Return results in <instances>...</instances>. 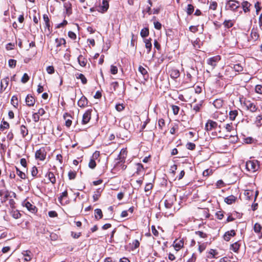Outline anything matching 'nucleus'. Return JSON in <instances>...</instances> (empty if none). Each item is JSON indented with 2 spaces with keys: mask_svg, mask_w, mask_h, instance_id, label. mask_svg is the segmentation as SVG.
Wrapping results in <instances>:
<instances>
[{
  "mask_svg": "<svg viewBox=\"0 0 262 262\" xmlns=\"http://www.w3.org/2000/svg\"><path fill=\"white\" fill-rule=\"evenodd\" d=\"M245 166L248 171L254 172L259 168L258 162L257 160L248 161L246 163Z\"/></svg>",
  "mask_w": 262,
  "mask_h": 262,
  "instance_id": "obj_1",
  "label": "nucleus"
},
{
  "mask_svg": "<svg viewBox=\"0 0 262 262\" xmlns=\"http://www.w3.org/2000/svg\"><path fill=\"white\" fill-rule=\"evenodd\" d=\"M166 199L164 202L165 207L167 209H170L176 201V196L174 194L167 195Z\"/></svg>",
  "mask_w": 262,
  "mask_h": 262,
  "instance_id": "obj_2",
  "label": "nucleus"
},
{
  "mask_svg": "<svg viewBox=\"0 0 262 262\" xmlns=\"http://www.w3.org/2000/svg\"><path fill=\"white\" fill-rule=\"evenodd\" d=\"M47 155L46 151L44 147L40 148L35 152V157L37 160L43 161L45 160Z\"/></svg>",
  "mask_w": 262,
  "mask_h": 262,
  "instance_id": "obj_3",
  "label": "nucleus"
},
{
  "mask_svg": "<svg viewBox=\"0 0 262 262\" xmlns=\"http://www.w3.org/2000/svg\"><path fill=\"white\" fill-rule=\"evenodd\" d=\"M239 7V3L235 0H229L226 4V7L232 10H235Z\"/></svg>",
  "mask_w": 262,
  "mask_h": 262,
  "instance_id": "obj_4",
  "label": "nucleus"
},
{
  "mask_svg": "<svg viewBox=\"0 0 262 262\" xmlns=\"http://www.w3.org/2000/svg\"><path fill=\"white\" fill-rule=\"evenodd\" d=\"M11 192L7 189H1L0 190V196L2 197L1 202L2 203H5L8 200L9 197H11L10 195Z\"/></svg>",
  "mask_w": 262,
  "mask_h": 262,
  "instance_id": "obj_5",
  "label": "nucleus"
},
{
  "mask_svg": "<svg viewBox=\"0 0 262 262\" xmlns=\"http://www.w3.org/2000/svg\"><path fill=\"white\" fill-rule=\"evenodd\" d=\"M221 60L220 56H215L209 58L207 60V63L210 65L212 69H213L216 66L217 63Z\"/></svg>",
  "mask_w": 262,
  "mask_h": 262,
  "instance_id": "obj_6",
  "label": "nucleus"
},
{
  "mask_svg": "<svg viewBox=\"0 0 262 262\" xmlns=\"http://www.w3.org/2000/svg\"><path fill=\"white\" fill-rule=\"evenodd\" d=\"M217 126V124L216 122L211 120H208L205 124V129L207 131H210L215 128Z\"/></svg>",
  "mask_w": 262,
  "mask_h": 262,
  "instance_id": "obj_7",
  "label": "nucleus"
},
{
  "mask_svg": "<svg viewBox=\"0 0 262 262\" xmlns=\"http://www.w3.org/2000/svg\"><path fill=\"white\" fill-rule=\"evenodd\" d=\"M92 111V110H88L83 115L82 120V123L83 124H85L90 121L91 118Z\"/></svg>",
  "mask_w": 262,
  "mask_h": 262,
  "instance_id": "obj_8",
  "label": "nucleus"
},
{
  "mask_svg": "<svg viewBox=\"0 0 262 262\" xmlns=\"http://www.w3.org/2000/svg\"><path fill=\"white\" fill-rule=\"evenodd\" d=\"M244 104L247 108L251 112H255L257 109L256 105L254 103L251 102L250 101H245Z\"/></svg>",
  "mask_w": 262,
  "mask_h": 262,
  "instance_id": "obj_9",
  "label": "nucleus"
},
{
  "mask_svg": "<svg viewBox=\"0 0 262 262\" xmlns=\"http://www.w3.org/2000/svg\"><path fill=\"white\" fill-rule=\"evenodd\" d=\"M9 81V78L8 77H6V78L2 79L1 82V88H0V93H2L3 92L4 90H5L8 85Z\"/></svg>",
  "mask_w": 262,
  "mask_h": 262,
  "instance_id": "obj_10",
  "label": "nucleus"
},
{
  "mask_svg": "<svg viewBox=\"0 0 262 262\" xmlns=\"http://www.w3.org/2000/svg\"><path fill=\"white\" fill-rule=\"evenodd\" d=\"M184 246V240L183 239H177L174 241L173 243V246L176 251H179Z\"/></svg>",
  "mask_w": 262,
  "mask_h": 262,
  "instance_id": "obj_11",
  "label": "nucleus"
},
{
  "mask_svg": "<svg viewBox=\"0 0 262 262\" xmlns=\"http://www.w3.org/2000/svg\"><path fill=\"white\" fill-rule=\"evenodd\" d=\"M26 102L28 106H32L34 105L35 100L33 96L28 95L26 98Z\"/></svg>",
  "mask_w": 262,
  "mask_h": 262,
  "instance_id": "obj_12",
  "label": "nucleus"
},
{
  "mask_svg": "<svg viewBox=\"0 0 262 262\" xmlns=\"http://www.w3.org/2000/svg\"><path fill=\"white\" fill-rule=\"evenodd\" d=\"M78 105L80 107H84L88 105V100L86 98L83 96L78 101Z\"/></svg>",
  "mask_w": 262,
  "mask_h": 262,
  "instance_id": "obj_13",
  "label": "nucleus"
},
{
  "mask_svg": "<svg viewBox=\"0 0 262 262\" xmlns=\"http://www.w3.org/2000/svg\"><path fill=\"white\" fill-rule=\"evenodd\" d=\"M55 43H56V46L57 48L56 52H58V51L60 50V49H59V48L62 45H65L66 42L64 39L62 38H56L55 39Z\"/></svg>",
  "mask_w": 262,
  "mask_h": 262,
  "instance_id": "obj_14",
  "label": "nucleus"
},
{
  "mask_svg": "<svg viewBox=\"0 0 262 262\" xmlns=\"http://www.w3.org/2000/svg\"><path fill=\"white\" fill-rule=\"evenodd\" d=\"M22 254L24 256V260L26 261H29L32 259V253L29 250L24 251Z\"/></svg>",
  "mask_w": 262,
  "mask_h": 262,
  "instance_id": "obj_15",
  "label": "nucleus"
},
{
  "mask_svg": "<svg viewBox=\"0 0 262 262\" xmlns=\"http://www.w3.org/2000/svg\"><path fill=\"white\" fill-rule=\"evenodd\" d=\"M108 8V3L107 1H103L102 5L98 8L97 10L99 12H104L107 11Z\"/></svg>",
  "mask_w": 262,
  "mask_h": 262,
  "instance_id": "obj_16",
  "label": "nucleus"
},
{
  "mask_svg": "<svg viewBox=\"0 0 262 262\" xmlns=\"http://www.w3.org/2000/svg\"><path fill=\"white\" fill-rule=\"evenodd\" d=\"M170 77L173 79H176L180 76V72L178 70L176 69H172L169 71Z\"/></svg>",
  "mask_w": 262,
  "mask_h": 262,
  "instance_id": "obj_17",
  "label": "nucleus"
},
{
  "mask_svg": "<svg viewBox=\"0 0 262 262\" xmlns=\"http://www.w3.org/2000/svg\"><path fill=\"white\" fill-rule=\"evenodd\" d=\"M236 233L234 230H232L230 231H227L224 235V239L226 241H229L230 239L231 236H234Z\"/></svg>",
  "mask_w": 262,
  "mask_h": 262,
  "instance_id": "obj_18",
  "label": "nucleus"
},
{
  "mask_svg": "<svg viewBox=\"0 0 262 262\" xmlns=\"http://www.w3.org/2000/svg\"><path fill=\"white\" fill-rule=\"evenodd\" d=\"M46 177L48 178L49 180L52 183V184H54L56 183V178L52 172H48L46 174Z\"/></svg>",
  "mask_w": 262,
  "mask_h": 262,
  "instance_id": "obj_19",
  "label": "nucleus"
},
{
  "mask_svg": "<svg viewBox=\"0 0 262 262\" xmlns=\"http://www.w3.org/2000/svg\"><path fill=\"white\" fill-rule=\"evenodd\" d=\"M236 199V197L233 195H231L225 199V202L228 204H232L235 202Z\"/></svg>",
  "mask_w": 262,
  "mask_h": 262,
  "instance_id": "obj_20",
  "label": "nucleus"
},
{
  "mask_svg": "<svg viewBox=\"0 0 262 262\" xmlns=\"http://www.w3.org/2000/svg\"><path fill=\"white\" fill-rule=\"evenodd\" d=\"M139 72L143 76L145 79L148 77L147 71L142 66H140L138 68Z\"/></svg>",
  "mask_w": 262,
  "mask_h": 262,
  "instance_id": "obj_21",
  "label": "nucleus"
},
{
  "mask_svg": "<svg viewBox=\"0 0 262 262\" xmlns=\"http://www.w3.org/2000/svg\"><path fill=\"white\" fill-rule=\"evenodd\" d=\"M78 61L80 66L82 67H84L86 66L87 60L86 59L83 57L82 55H80L78 57Z\"/></svg>",
  "mask_w": 262,
  "mask_h": 262,
  "instance_id": "obj_22",
  "label": "nucleus"
},
{
  "mask_svg": "<svg viewBox=\"0 0 262 262\" xmlns=\"http://www.w3.org/2000/svg\"><path fill=\"white\" fill-rule=\"evenodd\" d=\"M95 217L97 220L101 219L103 216V214L100 209H96L94 210Z\"/></svg>",
  "mask_w": 262,
  "mask_h": 262,
  "instance_id": "obj_23",
  "label": "nucleus"
},
{
  "mask_svg": "<svg viewBox=\"0 0 262 262\" xmlns=\"http://www.w3.org/2000/svg\"><path fill=\"white\" fill-rule=\"evenodd\" d=\"M64 7L66 11V14L67 15H71L72 14L71 4L69 3H66L64 4Z\"/></svg>",
  "mask_w": 262,
  "mask_h": 262,
  "instance_id": "obj_24",
  "label": "nucleus"
},
{
  "mask_svg": "<svg viewBox=\"0 0 262 262\" xmlns=\"http://www.w3.org/2000/svg\"><path fill=\"white\" fill-rule=\"evenodd\" d=\"M151 39H145L144 41L145 43V47L147 49H148L147 53H149L151 50L152 45L151 42Z\"/></svg>",
  "mask_w": 262,
  "mask_h": 262,
  "instance_id": "obj_25",
  "label": "nucleus"
},
{
  "mask_svg": "<svg viewBox=\"0 0 262 262\" xmlns=\"http://www.w3.org/2000/svg\"><path fill=\"white\" fill-rule=\"evenodd\" d=\"M76 77L77 79H80L82 84H85L87 83V79L83 74L78 73L76 74Z\"/></svg>",
  "mask_w": 262,
  "mask_h": 262,
  "instance_id": "obj_26",
  "label": "nucleus"
},
{
  "mask_svg": "<svg viewBox=\"0 0 262 262\" xmlns=\"http://www.w3.org/2000/svg\"><path fill=\"white\" fill-rule=\"evenodd\" d=\"M213 105L217 108H221L223 104V101L222 99H216L213 103Z\"/></svg>",
  "mask_w": 262,
  "mask_h": 262,
  "instance_id": "obj_27",
  "label": "nucleus"
},
{
  "mask_svg": "<svg viewBox=\"0 0 262 262\" xmlns=\"http://www.w3.org/2000/svg\"><path fill=\"white\" fill-rule=\"evenodd\" d=\"M240 247V245L238 242H235L234 243L231 245L230 249L234 252H237Z\"/></svg>",
  "mask_w": 262,
  "mask_h": 262,
  "instance_id": "obj_28",
  "label": "nucleus"
},
{
  "mask_svg": "<svg viewBox=\"0 0 262 262\" xmlns=\"http://www.w3.org/2000/svg\"><path fill=\"white\" fill-rule=\"evenodd\" d=\"M20 134H21L23 138H25L28 134V130L25 125H21L20 127Z\"/></svg>",
  "mask_w": 262,
  "mask_h": 262,
  "instance_id": "obj_29",
  "label": "nucleus"
},
{
  "mask_svg": "<svg viewBox=\"0 0 262 262\" xmlns=\"http://www.w3.org/2000/svg\"><path fill=\"white\" fill-rule=\"evenodd\" d=\"M251 4L247 1H245L242 3L243 9L245 12H247L249 11V8Z\"/></svg>",
  "mask_w": 262,
  "mask_h": 262,
  "instance_id": "obj_30",
  "label": "nucleus"
},
{
  "mask_svg": "<svg viewBox=\"0 0 262 262\" xmlns=\"http://www.w3.org/2000/svg\"><path fill=\"white\" fill-rule=\"evenodd\" d=\"M25 207L32 212H34L35 210L36 207L32 205L30 202H27L25 205Z\"/></svg>",
  "mask_w": 262,
  "mask_h": 262,
  "instance_id": "obj_31",
  "label": "nucleus"
},
{
  "mask_svg": "<svg viewBox=\"0 0 262 262\" xmlns=\"http://www.w3.org/2000/svg\"><path fill=\"white\" fill-rule=\"evenodd\" d=\"M11 103L13 105L14 107L15 108H17L18 102V99L17 96H13L11 99Z\"/></svg>",
  "mask_w": 262,
  "mask_h": 262,
  "instance_id": "obj_32",
  "label": "nucleus"
},
{
  "mask_svg": "<svg viewBox=\"0 0 262 262\" xmlns=\"http://www.w3.org/2000/svg\"><path fill=\"white\" fill-rule=\"evenodd\" d=\"M251 37L253 40H256L259 37L258 33L255 30H252L251 32Z\"/></svg>",
  "mask_w": 262,
  "mask_h": 262,
  "instance_id": "obj_33",
  "label": "nucleus"
},
{
  "mask_svg": "<svg viewBox=\"0 0 262 262\" xmlns=\"http://www.w3.org/2000/svg\"><path fill=\"white\" fill-rule=\"evenodd\" d=\"M237 111L236 110L230 111L229 114L230 119L232 120H234L237 116Z\"/></svg>",
  "mask_w": 262,
  "mask_h": 262,
  "instance_id": "obj_34",
  "label": "nucleus"
},
{
  "mask_svg": "<svg viewBox=\"0 0 262 262\" xmlns=\"http://www.w3.org/2000/svg\"><path fill=\"white\" fill-rule=\"evenodd\" d=\"M149 34V30L148 28H145L141 30L140 35L142 37H145Z\"/></svg>",
  "mask_w": 262,
  "mask_h": 262,
  "instance_id": "obj_35",
  "label": "nucleus"
},
{
  "mask_svg": "<svg viewBox=\"0 0 262 262\" xmlns=\"http://www.w3.org/2000/svg\"><path fill=\"white\" fill-rule=\"evenodd\" d=\"M194 11V7L192 5L189 4L187 5V7L186 9L187 14L188 15L192 14L193 12Z\"/></svg>",
  "mask_w": 262,
  "mask_h": 262,
  "instance_id": "obj_36",
  "label": "nucleus"
},
{
  "mask_svg": "<svg viewBox=\"0 0 262 262\" xmlns=\"http://www.w3.org/2000/svg\"><path fill=\"white\" fill-rule=\"evenodd\" d=\"M253 191L252 190H246L244 192V195H245L247 200H250L251 196L253 195Z\"/></svg>",
  "mask_w": 262,
  "mask_h": 262,
  "instance_id": "obj_37",
  "label": "nucleus"
},
{
  "mask_svg": "<svg viewBox=\"0 0 262 262\" xmlns=\"http://www.w3.org/2000/svg\"><path fill=\"white\" fill-rule=\"evenodd\" d=\"M235 72H240L243 71V68L240 64H236L232 68Z\"/></svg>",
  "mask_w": 262,
  "mask_h": 262,
  "instance_id": "obj_38",
  "label": "nucleus"
},
{
  "mask_svg": "<svg viewBox=\"0 0 262 262\" xmlns=\"http://www.w3.org/2000/svg\"><path fill=\"white\" fill-rule=\"evenodd\" d=\"M9 124L5 121H2V124H1L0 128L3 130L4 129H7L9 128Z\"/></svg>",
  "mask_w": 262,
  "mask_h": 262,
  "instance_id": "obj_39",
  "label": "nucleus"
},
{
  "mask_svg": "<svg viewBox=\"0 0 262 262\" xmlns=\"http://www.w3.org/2000/svg\"><path fill=\"white\" fill-rule=\"evenodd\" d=\"M261 226L259 223H255L254 226V230L256 233H259L261 230Z\"/></svg>",
  "mask_w": 262,
  "mask_h": 262,
  "instance_id": "obj_40",
  "label": "nucleus"
},
{
  "mask_svg": "<svg viewBox=\"0 0 262 262\" xmlns=\"http://www.w3.org/2000/svg\"><path fill=\"white\" fill-rule=\"evenodd\" d=\"M11 214L13 217L15 219H19L21 216V214L17 210L12 211Z\"/></svg>",
  "mask_w": 262,
  "mask_h": 262,
  "instance_id": "obj_41",
  "label": "nucleus"
},
{
  "mask_svg": "<svg viewBox=\"0 0 262 262\" xmlns=\"http://www.w3.org/2000/svg\"><path fill=\"white\" fill-rule=\"evenodd\" d=\"M16 174L21 179H25L26 174L24 172L19 170L17 167H16Z\"/></svg>",
  "mask_w": 262,
  "mask_h": 262,
  "instance_id": "obj_42",
  "label": "nucleus"
},
{
  "mask_svg": "<svg viewBox=\"0 0 262 262\" xmlns=\"http://www.w3.org/2000/svg\"><path fill=\"white\" fill-rule=\"evenodd\" d=\"M255 122L257 126L262 125V115H258L256 117Z\"/></svg>",
  "mask_w": 262,
  "mask_h": 262,
  "instance_id": "obj_43",
  "label": "nucleus"
},
{
  "mask_svg": "<svg viewBox=\"0 0 262 262\" xmlns=\"http://www.w3.org/2000/svg\"><path fill=\"white\" fill-rule=\"evenodd\" d=\"M29 80V77L27 73H25L23 76L21 81L23 83H25Z\"/></svg>",
  "mask_w": 262,
  "mask_h": 262,
  "instance_id": "obj_44",
  "label": "nucleus"
},
{
  "mask_svg": "<svg viewBox=\"0 0 262 262\" xmlns=\"http://www.w3.org/2000/svg\"><path fill=\"white\" fill-rule=\"evenodd\" d=\"M224 25L225 27L229 28L233 26V23L231 21V20H225L224 22Z\"/></svg>",
  "mask_w": 262,
  "mask_h": 262,
  "instance_id": "obj_45",
  "label": "nucleus"
},
{
  "mask_svg": "<svg viewBox=\"0 0 262 262\" xmlns=\"http://www.w3.org/2000/svg\"><path fill=\"white\" fill-rule=\"evenodd\" d=\"M16 63V61L14 59H11L9 60V61H8L9 66L11 68H13L15 67Z\"/></svg>",
  "mask_w": 262,
  "mask_h": 262,
  "instance_id": "obj_46",
  "label": "nucleus"
},
{
  "mask_svg": "<svg viewBox=\"0 0 262 262\" xmlns=\"http://www.w3.org/2000/svg\"><path fill=\"white\" fill-rule=\"evenodd\" d=\"M96 166V163L94 159H91L89 163V166L92 169H94Z\"/></svg>",
  "mask_w": 262,
  "mask_h": 262,
  "instance_id": "obj_47",
  "label": "nucleus"
},
{
  "mask_svg": "<svg viewBox=\"0 0 262 262\" xmlns=\"http://www.w3.org/2000/svg\"><path fill=\"white\" fill-rule=\"evenodd\" d=\"M110 71H111V73L113 74V75H115V74H116L118 72V69L117 68V67L114 66V65H112L111 66V69H110Z\"/></svg>",
  "mask_w": 262,
  "mask_h": 262,
  "instance_id": "obj_48",
  "label": "nucleus"
},
{
  "mask_svg": "<svg viewBox=\"0 0 262 262\" xmlns=\"http://www.w3.org/2000/svg\"><path fill=\"white\" fill-rule=\"evenodd\" d=\"M186 147L188 149L193 150L195 148V145L193 143L189 142L186 144Z\"/></svg>",
  "mask_w": 262,
  "mask_h": 262,
  "instance_id": "obj_49",
  "label": "nucleus"
},
{
  "mask_svg": "<svg viewBox=\"0 0 262 262\" xmlns=\"http://www.w3.org/2000/svg\"><path fill=\"white\" fill-rule=\"evenodd\" d=\"M225 129L228 132H231L233 129L232 123H228L226 124L225 126Z\"/></svg>",
  "mask_w": 262,
  "mask_h": 262,
  "instance_id": "obj_50",
  "label": "nucleus"
},
{
  "mask_svg": "<svg viewBox=\"0 0 262 262\" xmlns=\"http://www.w3.org/2000/svg\"><path fill=\"white\" fill-rule=\"evenodd\" d=\"M260 3L256 2L255 4V5H254V7H255V10H256V13L257 15L258 14V12H259V11L261 9V7H260Z\"/></svg>",
  "mask_w": 262,
  "mask_h": 262,
  "instance_id": "obj_51",
  "label": "nucleus"
},
{
  "mask_svg": "<svg viewBox=\"0 0 262 262\" xmlns=\"http://www.w3.org/2000/svg\"><path fill=\"white\" fill-rule=\"evenodd\" d=\"M255 90L256 93L261 94H262V85H256Z\"/></svg>",
  "mask_w": 262,
  "mask_h": 262,
  "instance_id": "obj_52",
  "label": "nucleus"
},
{
  "mask_svg": "<svg viewBox=\"0 0 262 262\" xmlns=\"http://www.w3.org/2000/svg\"><path fill=\"white\" fill-rule=\"evenodd\" d=\"M172 108L173 111V113L174 115H177L179 113L180 108L179 106L177 105H172Z\"/></svg>",
  "mask_w": 262,
  "mask_h": 262,
  "instance_id": "obj_53",
  "label": "nucleus"
},
{
  "mask_svg": "<svg viewBox=\"0 0 262 262\" xmlns=\"http://www.w3.org/2000/svg\"><path fill=\"white\" fill-rule=\"evenodd\" d=\"M40 116L36 113H34L32 115V118L35 122H37L39 120Z\"/></svg>",
  "mask_w": 262,
  "mask_h": 262,
  "instance_id": "obj_54",
  "label": "nucleus"
},
{
  "mask_svg": "<svg viewBox=\"0 0 262 262\" xmlns=\"http://www.w3.org/2000/svg\"><path fill=\"white\" fill-rule=\"evenodd\" d=\"M143 169V166L141 163L137 164V173H140L141 170Z\"/></svg>",
  "mask_w": 262,
  "mask_h": 262,
  "instance_id": "obj_55",
  "label": "nucleus"
},
{
  "mask_svg": "<svg viewBox=\"0 0 262 262\" xmlns=\"http://www.w3.org/2000/svg\"><path fill=\"white\" fill-rule=\"evenodd\" d=\"M68 177L70 180L74 179L76 177V173L73 171H70L68 173Z\"/></svg>",
  "mask_w": 262,
  "mask_h": 262,
  "instance_id": "obj_56",
  "label": "nucleus"
},
{
  "mask_svg": "<svg viewBox=\"0 0 262 262\" xmlns=\"http://www.w3.org/2000/svg\"><path fill=\"white\" fill-rule=\"evenodd\" d=\"M68 195V192L67 190H65L63 192H62L61 195L58 198V200L61 202L62 199L64 198L67 197Z\"/></svg>",
  "mask_w": 262,
  "mask_h": 262,
  "instance_id": "obj_57",
  "label": "nucleus"
},
{
  "mask_svg": "<svg viewBox=\"0 0 262 262\" xmlns=\"http://www.w3.org/2000/svg\"><path fill=\"white\" fill-rule=\"evenodd\" d=\"M124 108V107L123 104H118L116 105V109L119 112L122 111Z\"/></svg>",
  "mask_w": 262,
  "mask_h": 262,
  "instance_id": "obj_58",
  "label": "nucleus"
},
{
  "mask_svg": "<svg viewBox=\"0 0 262 262\" xmlns=\"http://www.w3.org/2000/svg\"><path fill=\"white\" fill-rule=\"evenodd\" d=\"M154 27L156 29L160 30L161 29V24L159 21H154Z\"/></svg>",
  "mask_w": 262,
  "mask_h": 262,
  "instance_id": "obj_59",
  "label": "nucleus"
},
{
  "mask_svg": "<svg viewBox=\"0 0 262 262\" xmlns=\"http://www.w3.org/2000/svg\"><path fill=\"white\" fill-rule=\"evenodd\" d=\"M47 71L50 74H53L54 72V67L53 66H48L47 68Z\"/></svg>",
  "mask_w": 262,
  "mask_h": 262,
  "instance_id": "obj_60",
  "label": "nucleus"
},
{
  "mask_svg": "<svg viewBox=\"0 0 262 262\" xmlns=\"http://www.w3.org/2000/svg\"><path fill=\"white\" fill-rule=\"evenodd\" d=\"M216 217L219 220H222L224 217V214L222 211H217L216 214Z\"/></svg>",
  "mask_w": 262,
  "mask_h": 262,
  "instance_id": "obj_61",
  "label": "nucleus"
},
{
  "mask_svg": "<svg viewBox=\"0 0 262 262\" xmlns=\"http://www.w3.org/2000/svg\"><path fill=\"white\" fill-rule=\"evenodd\" d=\"M158 125L159 127L162 129V127L165 125V121L164 119H160L158 121Z\"/></svg>",
  "mask_w": 262,
  "mask_h": 262,
  "instance_id": "obj_62",
  "label": "nucleus"
},
{
  "mask_svg": "<svg viewBox=\"0 0 262 262\" xmlns=\"http://www.w3.org/2000/svg\"><path fill=\"white\" fill-rule=\"evenodd\" d=\"M38 173V170L36 167H32V170H31V174L33 177L36 176L37 174Z\"/></svg>",
  "mask_w": 262,
  "mask_h": 262,
  "instance_id": "obj_63",
  "label": "nucleus"
},
{
  "mask_svg": "<svg viewBox=\"0 0 262 262\" xmlns=\"http://www.w3.org/2000/svg\"><path fill=\"white\" fill-rule=\"evenodd\" d=\"M151 231H152V234L155 236H158V235H159V232L158 231L156 230L155 226H152L151 227Z\"/></svg>",
  "mask_w": 262,
  "mask_h": 262,
  "instance_id": "obj_64",
  "label": "nucleus"
}]
</instances>
